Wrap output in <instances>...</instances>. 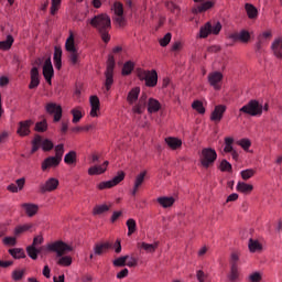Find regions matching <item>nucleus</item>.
Masks as SVG:
<instances>
[{"instance_id":"obj_16","label":"nucleus","mask_w":282,"mask_h":282,"mask_svg":"<svg viewBox=\"0 0 282 282\" xmlns=\"http://www.w3.org/2000/svg\"><path fill=\"white\" fill-rule=\"evenodd\" d=\"M41 85V75L39 74V67L34 66L31 69V82L29 84V89H36Z\"/></svg>"},{"instance_id":"obj_61","label":"nucleus","mask_w":282,"mask_h":282,"mask_svg":"<svg viewBox=\"0 0 282 282\" xmlns=\"http://www.w3.org/2000/svg\"><path fill=\"white\" fill-rule=\"evenodd\" d=\"M43 241H45V239L43 238V235H37L33 238V242L31 246L36 248L37 246H42Z\"/></svg>"},{"instance_id":"obj_21","label":"nucleus","mask_w":282,"mask_h":282,"mask_svg":"<svg viewBox=\"0 0 282 282\" xmlns=\"http://www.w3.org/2000/svg\"><path fill=\"white\" fill-rule=\"evenodd\" d=\"M90 116L91 118H97L98 111H100V99H98V96H91L90 97Z\"/></svg>"},{"instance_id":"obj_56","label":"nucleus","mask_w":282,"mask_h":282,"mask_svg":"<svg viewBox=\"0 0 282 282\" xmlns=\"http://www.w3.org/2000/svg\"><path fill=\"white\" fill-rule=\"evenodd\" d=\"M109 210V205H98L94 208V215H102Z\"/></svg>"},{"instance_id":"obj_6","label":"nucleus","mask_w":282,"mask_h":282,"mask_svg":"<svg viewBox=\"0 0 282 282\" xmlns=\"http://www.w3.org/2000/svg\"><path fill=\"white\" fill-rule=\"evenodd\" d=\"M116 67V59L112 55H109L107 61V68L105 72V88L106 91H109L111 89V85H113V69Z\"/></svg>"},{"instance_id":"obj_50","label":"nucleus","mask_w":282,"mask_h":282,"mask_svg":"<svg viewBox=\"0 0 282 282\" xmlns=\"http://www.w3.org/2000/svg\"><path fill=\"white\" fill-rule=\"evenodd\" d=\"M68 58L72 65H78V63H80L78 51L70 52Z\"/></svg>"},{"instance_id":"obj_41","label":"nucleus","mask_w":282,"mask_h":282,"mask_svg":"<svg viewBox=\"0 0 282 282\" xmlns=\"http://www.w3.org/2000/svg\"><path fill=\"white\" fill-rule=\"evenodd\" d=\"M135 65L133 64V62L128 61L123 64L121 74L122 76H129L131 74V72H133Z\"/></svg>"},{"instance_id":"obj_53","label":"nucleus","mask_w":282,"mask_h":282,"mask_svg":"<svg viewBox=\"0 0 282 282\" xmlns=\"http://www.w3.org/2000/svg\"><path fill=\"white\" fill-rule=\"evenodd\" d=\"M236 144H238V147H241V149H243V151H248V149H250V147H252V142H250L249 139H241V140L237 141Z\"/></svg>"},{"instance_id":"obj_32","label":"nucleus","mask_w":282,"mask_h":282,"mask_svg":"<svg viewBox=\"0 0 282 282\" xmlns=\"http://www.w3.org/2000/svg\"><path fill=\"white\" fill-rule=\"evenodd\" d=\"M245 10L249 19H257L259 17V10H257L253 4L246 3Z\"/></svg>"},{"instance_id":"obj_35","label":"nucleus","mask_w":282,"mask_h":282,"mask_svg":"<svg viewBox=\"0 0 282 282\" xmlns=\"http://www.w3.org/2000/svg\"><path fill=\"white\" fill-rule=\"evenodd\" d=\"M254 187L251 185V184H247V183H245V182H239L238 184H237V191L239 192V193H245V194H248V193H252V189H253Z\"/></svg>"},{"instance_id":"obj_49","label":"nucleus","mask_w":282,"mask_h":282,"mask_svg":"<svg viewBox=\"0 0 282 282\" xmlns=\"http://www.w3.org/2000/svg\"><path fill=\"white\" fill-rule=\"evenodd\" d=\"M113 11H115L116 17L124 15V7L122 6L121 2H115Z\"/></svg>"},{"instance_id":"obj_19","label":"nucleus","mask_w":282,"mask_h":282,"mask_svg":"<svg viewBox=\"0 0 282 282\" xmlns=\"http://www.w3.org/2000/svg\"><path fill=\"white\" fill-rule=\"evenodd\" d=\"M111 248H113V243L109 241L100 242L95 245L94 252L97 257H100L104 252H107V250H111Z\"/></svg>"},{"instance_id":"obj_18","label":"nucleus","mask_w":282,"mask_h":282,"mask_svg":"<svg viewBox=\"0 0 282 282\" xmlns=\"http://www.w3.org/2000/svg\"><path fill=\"white\" fill-rule=\"evenodd\" d=\"M224 113H226V106L218 105L215 107L214 111L212 112L210 120H213V122H221V118H224Z\"/></svg>"},{"instance_id":"obj_43","label":"nucleus","mask_w":282,"mask_h":282,"mask_svg":"<svg viewBox=\"0 0 282 282\" xmlns=\"http://www.w3.org/2000/svg\"><path fill=\"white\" fill-rule=\"evenodd\" d=\"M26 252H28L30 259H33V261H36V259H39V250L36 247H34L32 245L26 247Z\"/></svg>"},{"instance_id":"obj_40","label":"nucleus","mask_w":282,"mask_h":282,"mask_svg":"<svg viewBox=\"0 0 282 282\" xmlns=\"http://www.w3.org/2000/svg\"><path fill=\"white\" fill-rule=\"evenodd\" d=\"M76 151H69L68 153L65 154L64 162L65 164L72 166V164H76Z\"/></svg>"},{"instance_id":"obj_60","label":"nucleus","mask_w":282,"mask_h":282,"mask_svg":"<svg viewBox=\"0 0 282 282\" xmlns=\"http://www.w3.org/2000/svg\"><path fill=\"white\" fill-rule=\"evenodd\" d=\"M4 246H17V238L15 237H4L2 240Z\"/></svg>"},{"instance_id":"obj_11","label":"nucleus","mask_w":282,"mask_h":282,"mask_svg":"<svg viewBox=\"0 0 282 282\" xmlns=\"http://www.w3.org/2000/svg\"><path fill=\"white\" fill-rule=\"evenodd\" d=\"M122 180H124V172H119L118 175L112 180L99 183L98 188L99 191H105V188H113V186H118Z\"/></svg>"},{"instance_id":"obj_3","label":"nucleus","mask_w":282,"mask_h":282,"mask_svg":"<svg viewBox=\"0 0 282 282\" xmlns=\"http://www.w3.org/2000/svg\"><path fill=\"white\" fill-rule=\"evenodd\" d=\"M217 161V151L213 148H204L200 154V165L203 169H210Z\"/></svg>"},{"instance_id":"obj_22","label":"nucleus","mask_w":282,"mask_h":282,"mask_svg":"<svg viewBox=\"0 0 282 282\" xmlns=\"http://www.w3.org/2000/svg\"><path fill=\"white\" fill-rule=\"evenodd\" d=\"M109 166V161H105L102 165H95L88 169V175H102L107 167Z\"/></svg>"},{"instance_id":"obj_2","label":"nucleus","mask_w":282,"mask_h":282,"mask_svg":"<svg viewBox=\"0 0 282 282\" xmlns=\"http://www.w3.org/2000/svg\"><path fill=\"white\" fill-rule=\"evenodd\" d=\"M91 28H95L100 34L104 43H109L111 41V35H109V30H111V18L107 13H100L95 15L89 20Z\"/></svg>"},{"instance_id":"obj_30","label":"nucleus","mask_w":282,"mask_h":282,"mask_svg":"<svg viewBox=\"0 0 282 282\" xmlns=\"http://www.w3.org/2000/svg\"><path fill=\"white\" fill-rule=\"evenodd\" d=\"M248 248L250 252H261L263 250V246L259 240H254L252 238L249 239Z\"/></svg>"},{"instance_id":"obj_63","label":"nucleus","mask_w":282,"mask_h":282,"mask_svg":"<svg viewBox=\"0 0 282 282\" xmlns=\"http://www.w3.org/2000/svg\"><path fill=\"white\" fill-rule=\"evenodd\" d=\"M220 170L221 171H232V165L228 161L223 160L220 163Z\"/></svg>"},{"instance_id":"obj_36","label":"nucleus","mask_w":282,"mask_h":282,"mask_svg":"<svg viewBox=\"0 0 282 282\" xmlns=\"http://www.w3.org/2000/svg\"><path fill=\"white\" fill-rule=\"evenodd\" d=\"M14 43V37L12 35H8L6 41H0V50L8 51L10 47H12V44Z\"/></svg>"},{"instance_id":"obj_14","label":"nucleus","mask_w":282,"mask_h":282,"mask_svg":"<svg viewBox=\"0 0 282 282\" xmlns=\"http://www.w3.org/2000/svg\"><path fill=\"white\" fill-rule=\"evenodd\" d=\"M147 174H148V172H147V170H144L134 177V184H133L131 195H133V196L138 195V192L140 191V188H142V185L144 184V181L147 180Z\"/></svg>"},{"instance_id":"obj_28","label":"nucleus","mask_w":282,"mask_h":282,"mask_svg":"<svg viewBox=\"0 0 282 282\" xmlns=\"http://www.w3.org/2000/svg\"><path fill=\"white\" fill-rule=\"evenodd\" d=\"M156 202L163 208H171V206H173V204H175V198L163 196V197H159L156 199Z\"/></svg>"},{"instance_id":"obj_64","label":"nucleus","mask_w":282,"mask_h":282,"mask_svg":"<svg viewBox=\"0 0 282 282\" xmlns=\"http://www.w3.org/2000/svg\"><path fill=\"white\" fill-rule=\"evenodd\" d=\"M249 281L251 282H260L261 281V273L254 272L251 275H249Z\"/></svg>"},{"instance_id":"obj_24","label":"nucleus","mask_w":282,"mask_h":282,"mask_svg":"<svg viewBox=\"0 0 282 282\" xmlns=\"http://www.w3.org/2000/svg\"><path fill=\"white\" fill-rule=\"evenodd\" d=\"M230 39H232V41H241V43H248V41H250V33L248 31L232 33Z\"/></svg>"},{"instance_id":"obj_55","label":"nucleus","mask_w":282,"mask_h":282,"mask_svg":"<svg viewBox=\"0 0 282 282\" xmlns=\"http://www.w3.org/2000/svg\"><path fill=\"white\" fill-rule=\"evenodd\" d=\"M35 131L43 133V131H47V120L40 121L35 124Z\"/></svg>"},{"instance_id":"obj_1","label":"nucleus","mask_w":282,"mask_h":282,"mask_svg":"<svg viewBox=\"0 0 282 282\" xmlns=\"http://www.w3.org/2000/svg\"><path fill=\"white\" fill-rule=\"evenodd\" d=\"M47 252H55L57 259V265L63 268H69L72 265V257L67 256L69 252H74V247L67 245L63 240L53 241L46 245Z\"/></svg>"},{"instance_id":"obj_62","label":"nucleus","mask_w":282,"mask_h":282,"mask_svg":"<svg viewBox=\"0 0 282 282\" xmlns=\"http://www.w3.org/2000/svg\"><path fill=\"white\" fill-rule=\"evenodd\" d=\"M239 263V254L237 253H231V257H230V268H238V264Z\"/></svg>"},{"instance_id":"obj_42","label":"nucleus","mask_w":282,"mask_h":282,"mask_svg":"<svg viewBox=\"0 0 282 282\" xmlns=\"http://www.w3.org/2000/svg\"><path fill=\"white\" fill-rule=\"evenodd\" d=\"M127 261H129V256H123L115 259L112 264L115 268H124V265H127Z\"/></svg>"},{"instance_id":"obj_4","label":"nucleus","mask_w":282,"mask_h":282,"mask_svg":"<svg viewBox=\"0 0 282 282\" xmlns=\"http://www.w3.org/2000/svg\"><path fill=\"white\" fill-rule=\"evenodd\" d=\"M221 32V22H207L199 29V39H208L209 34L217 35Z\"/></svg>"},{"instance_id":"obj_45","label":"nucleus","mask_w":282,"mask_h":282,"mask_svg":"<svg viewBox=\"0 0 282 282\" xmlns=\"http://www.w3.org/2000/svg\"><path fill=\"white\" fill-rule=\"evenodd\" d=\"M228 279L231 282H235L239 279V268L238 267H230V273L228 274Z\"/></svg>"},{"instance_id":"obj_51","label":"nucleus","mask_w":282,"mask_h":282,"mask_svg":"<svg viewBox=\"0 0 282 282\" xmlns=\"http://www.w3.org/2000/svg\"><path fill=\"white\" fill-rule=\"evenodd\" d=\"M192 108L195 110V111H198L199 113H206V108H204V104L199 100H195L193 104H192Z\"/></svg>"},{"instance_id":"obj_23","label":"nucleus","mask_w":282,"mask_h":282,"mask_svg":"<svg viewBox=\"0 0 282 282\" xmlns=\"http://www.w3.org/2000/svg\"><path fill=\"white\" fill-rule=\"evenodd\" d=\"M22 208L25 210L28 217H34L39 213V205L32 203L22 204Z\"/></svg>"},{"instance_id":"obj_37","label":"nucleus","mask_w":282,"mask_h":282,"mask_svg":"<svg viewBox=\"0 0 282 282\" xmlns=\"http://www.w3.org/2000/svg\"><path fill=\"white\" fill-rule=\"evenodd\" d=\"M9 254H11L13 259H25V251L21 248L9 249Z\"/></svg>"},{"instance_id":"obj_34","label":"nucleus","mask_w":282,"mask_h":282,"mask_svg":"<svg viewBox=\"0 0 282 282\" xmlns=\"http://www.w3.org/2000/svg\"><path fill=\"white\" fill-rule=\"evenodd\" d=\"M159 246H160V242H154L152 245L147 242H141L138 245V247L142 248V250H145V252H155Z\"/></svg>"},{"instance_id":"obj_5","label":"nucleus","mask_w":282,"mask_h":282,"mask_svg":"<svg viewBox=\"0 0 282 282\" xmlns=\"http://www.w3.org/2000/svg\"><path fill=\"white\" fill-rule=\"evenodd\" d=\"M240 113H247V116H261L263 113V106L257 100H250L247 105L239 109Z\"/></svg>"},{"instance_id":"obj_15","label":"nucleus","mask_w":282,"mask_h":282,"mask_svg":"<svg viewBox=\"0 0 282 282\" xmlns=\"http://www.w3.org/2000/svg\"><path fill=\"white\" fill-rule=\"evenodd\" d=\"M194 2L200 4H197L192 9L193 14H202V12H206V10L213 8V2L210 1L204 2V0H194Z\"/></svg>"},{"instance_id":"obj_47","label":"nucleus","mask_w":282,"mask_h":282,"mask_svg":"<svg viewBox=\"0 0 282 282\" xmlns=\"http://www.w3.org/2000/svg\"><path fill=\"white\" fill-rule=\"evenodd\" d=\"M12 279L13 281H21V279H23V276H25V269H15L12 272Z\"/></svg>"},{"instance_id":"obj_39","label":"nucleus","mask_w":282,"mask_h":282,"mask_svg":"<svg viewBox=\"0 0 282 282\" xmlns=\"http://www.w3.org/2000/svg\"><path fill=\"white\" fill-rule=\"evenodd\" d=\"M126 225L128 227V237H131V235L138 230V224L135 223V219L129 218Z\"/></svg>"},{"instance_id":"obj_9","label":"nucleus","mask_w":282,"mask_h":282,"mask_svg":"<svg viewBox=\"0 0 282 282\" xmlns=\"http://www.w3.org/2000/svg\"><path fill=\"white\" fill-rule=\"evenodd\" d=\"M58 178L55 177H50L48 180L45 181V183H42L40 185V193L45 194V193H52L58 188Z\"/></svg>"},{"instance_id":"obj_25","label":"nucleus","mask_w":282,"mask_h":282,"mask_svg":"<svg viewBox=\"0 0 282 282\" xmlns=\"http://www.w3.org/2000/svg\"><path fill=\"white\" fill-rule=\"evenodd\" d=\"M274 56L282 58V37H278L271 45Z\"/></svg>"},{"instance_id":"obj_54","label":"nucleus","mask_w":282,"mask_h":282,"mask_svg":"<svg viewBox=\"0 0 282 282\" xmlns=\"http://www.w3.org/2000/svg\"><path fill=\"white\" fill-rule=\"evenodd\" d=\"M41 147L43 151H52V149H54V143L48 139H42Z\"/></svg>"},{"instance_id":"obj_17","label":"nucleus","mask_w":282,"mask_h":282,"mask_svg":"<svg viewBox=\"0 0 282 282\" xmlns=\"http://www.w3.org/2000/svg\"><path fill=\"white\" fill-rule=\"evenodd\" d=\"M61 164V160L55 156H48L42 162V171H50V169H56Z\"/></svg>"},{"instance_id":"obj_59","label":"nucleus","mask_w":282,"mask_h":282,"mask_svg":"<svg viewBox=\"0 0 282 282\" xmlns=\"http://www.w3.org/2000/svg\"><path fill=\"white\" fill-rule=\"evenodd\" d=\"M58 8H61V0H52L51 14H56V12H58Z\"/></svg>"},{"instance_id":"obj_13","label":"nucleus","mask_w":282,"mask_h":282,"mask_svg":"<svg viewBox=\"0 0 282 282\" xmlns=\"http://www.w3.org/2000/svg\"><path fill=\"white\" fill-rule=\"evenodd\" d=\"M43 76L47 85H52V78H54V66L52 65V58H47L43 65Z\"/></svg>"},{"instance_id":"obj_38","label":"nucleus","mask_w":282,"mask_h":282,"mask_svg":"<svg viewBox=\"0 0 282 282\" xmlns=\"http://www.w3.org/2000/svg\"><path fill=\"white\" fill-rule=\"evenodd\" d=\"M70 113L73 116V124H78L80 120H83V111H80V108H74L70 110Z\"/></svg>"},{"instance_id":"obj_10","label":"nucleus","mask_w":282,"mask_h":282,"mask_svg":"<svg viewBox=\"0 0 282 282\" xmlns=\"http://www.w3.org/2000/svg\"><path fill=\"white\" fill-rule=\"evenodd\" d=\"M208 83L216 91L221 89V80H224V74L221 72H212L208 74Z\"/></svg>"},{"instance_id":"obj_48","label":"nucleus","mask_w":282,"mask_h":282,"mask_svg":"<svg viewBox=\"0 0 282 282\" xmlns=\"http://www.w3.org/2000/svg\"><path fill=\"white\" fill-rule=\"evenodd\" d=\"M254 173H257V171L252 170V169H247L240 172V175L242 177V180L248 181L251 177H254Z\"/></svg>"},{"instance_id":"obj_12","label":"nucleus","mask_w":282,"mask_h":282,"mask_svg":"<svg viewBox=\"0 0 282 282\" xmlns=\"http://www.w3.org/2000/svg\"><path fill=\"white\" fill-rule=\"evenodd\" d=\"M32 124H34V121H32V119L20 121L18 123V130H17L18 135H20V138H25L30 135V133H32V130H30Z\"/></svg>"},{"instance_id":"obj_26","label":"nucleus","mask_w":282,"mask_h":282,"mask_svg":"<svg viewBox=\"0 0 282 282\" xmlns=\"http://www.w3.org/2000/svg\"><path fill=\"white\" fill-rule=\"evenodd\" d=\"M160 109H162V104H160V101H158V99L150 98L148 100V111L150 113H158V111Z\"/></svg>"},{"instance_id":"obj_46","label":"nucleus","mask_w":282,"mask_h":282,"mask_svg":"<svg viewBox=\"0 0 282 282\" xmlns=\"http://www.w3.org/2000/svg\"><path fill=\"white\" fill-rule=\"evenodd\" d=\"M65 153V145L63 143L55 147V158L63 162V155Z\"/></svg>"},{"instance_id":"obj_31","label":"nucleus","mask_w":282,"mask_h":282,"mask_svg":"<svg viewBox=\"0 0 282 282\" xmlns=\"http://www.w3.org/2000/svg\"><path fill=\"white\" fill-rule=\"evenodd\" d=\"M65 50H66V52H69V53L78 52V50H76V44L74 42V33L73 32L69 33V36L66 40Z\"/></svg>"},{"instance_id":"obj_33","label":"nucleus","mask_w":282,"mask_h":282,"mask_svg":"<svg viewBox=\"0 0 282 282\" xmlns=\"http://www.w3.org/2000/svg\"><path fill=\"white\" fill-rule=\"evenodd\" d=\"M33 226L34 225H32V224H24V225L17 226L14 229V236L21 237V235H23V232H28V231L32 230Z\"/></svg>"},{"instance_id":"obj_20","label":"nucleus","mask_w":282,"mask_h":282,"mask_svg":"<svg viewBox=\"0 0 282 282\" xmlns=\"http://www.w3.org/2000/svg\"><path fill=\"white\" fill-rule=\"evenodd\" d=\"M53 63L57 69L63 67V50L59 46L54 47Z\"/></svg>"},{"instance_id":"obj_8","label":"nucleus","mask_w":282,"mask_h":282,"mask_svg":"<svg viewBox=\"0 0 282 282\" xmlns=\"http://www.w3.org/2000/svg\"><path fill=\"white\" fill-rule=\"evenodd\" d=\"M45 111L50 116H53V122H61L63 118V107L56 102H48L45 106Z\"/></svg>"},{"instance_id":"obj_44","label":"nucleus","mask_w":282,"mask_h":282,"mask_svg":"<svg viewBox=\"0 0 282 282\" xmlns=\"http://www.w3.org/2000/svg\"><path fill=\"white\" fill-rule=\"evenodd\" d=\"M145 109H147V104L144 101L139 100L138 104L133 106L132 111L133 113L141 115V113H144Z\"/></svg>"},{"instance_id":"obj_29","label":"nucleus","mask_w":282,"mask_h":282,"mask_svg":"<svg viewBox=\"0 0 282 282\" xmlns=\"http://www.w3.org/2000/svg\"><path fill=\"white\" fill-rule=\"evenodd\" d=\"M139 96H140V87H134L129 91L127 101L129 102V105H133V102L138 100Z\"/></svg>"},{"instance_id":"obj_58","label":"nucleus","mask_w":282,"mask_h":282,"mask_svg":"<svg viewBox=\"0 0 282 282\" xmlns=\"http://www.w3.org/2000/svg\"><path fill=\"white\" fill-rule=\"evenodd\" d=\"M172 35L171 33H166L163 39L160 40L161 47H166L171 43Z\"/></svg>"},{"instance_id":"obj_7","label":"nucleus","mask_w":282,"mask_h":282,"mask_svg":"<svg viewBox=\"0 0 282 282\" xmlns=\"http://www.w3.org/2000/svg\"><path fill=\"white\" fill-rule=\"evenodd\" d=\"M139 78L145 82L147 87H155V85H158V72L155 69L141 70Z\"/></svg>"},{"instance_id":"obj_27","label":"nucleus","mask_w":282,"mask_h":282,"mask_svg":"<svg viewBox=\"0 0 282 282\" xmlns=\"http://www.w3.org/2000/svg\"><path fill=\"white\" fill-rule=\"evenodd\" d=\"M165 142H166L167 147H170V149H172L173 151H175L176 149H180V147H182V140H180L175 137L165 138Z\"/></svg>"},{"instance_id":"obj_52","label":"nucleus","mask_w":282,"mask_h":282,"mask_svg":"<svg viewBox=\"0 0 282 282\" xmlns=\"http://www.w3.org/2000/svg\"><path fill=\"white\" fill-rule=\"evenodd\" d=\"M41 142H42L41 135H37L34 138V140L32 142L31 153H36L39 151V149H41Z\"/></svg>"},{"instance_id":"obj_57","label":"nucleus","mask_w":282,"mask_h":282,"mask_svg":"<svg viewBox=\"0 0 282 282\" xmlns=\"http://www.w3.org/2000/svg\"><path fill=\"white\" fill-rule=\"evenodd\" d=\"M165 6L167 10H170V12H172L173 14H180V7H177V4H175L174 2H166Z\"/></svg>"}]
</instances>
